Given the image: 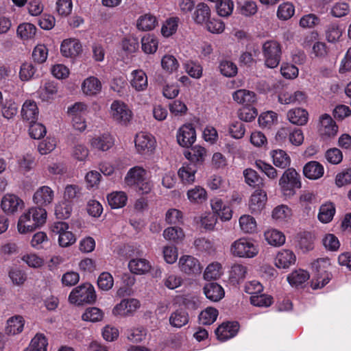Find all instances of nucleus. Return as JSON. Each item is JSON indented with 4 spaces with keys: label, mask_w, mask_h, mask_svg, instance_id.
<instances>
[{
    "label": "nucleus",
    "mask_w": 351,
    "mask_h": 351,
    "mask_svg": "<svg viewBox=\"0 0 351 351\" xmlns=\"http://www.w3.org/2000/svg\"><path fill=\"white\" fill-rule=\"evenodd\" d=\"M47 213L45 208L33 206L25 210L19 217L17 230L20 234L32 232L43 226L47 220Z\"/></svg>",
    "instance_id": "obj_1"
},
{
    "label": "nucleus",
    "mask_w": 351,
    "mask_h": 351,
    "mask_svg": "<svg viewBox=\"0 0 351 351\" xmlns=\"http://www.w3.org/2000/svg\"><path fill=\"white\" fill-rule=\"evenodd\" d=\"M124 183L130 187H134L141 194L150 193L153 188L152 182L147 178V172L141 166L130 168L124 178Z\"/></svg>",
    "instance_id": "obj_2"
},
{
    "label": "nucleus",
    "mask_w": 351,
    "mask_h": 351,
    "mask_svg": "<svg viewBox=\"0 0 351 351\" xmlns=\"http://www.w3.org/2000/svg\"><path fill=\"white\" fill-rule=\"evenodd\" d=\"M230 251L234 256L251 258L258 254L259 249L253 240L243 237L232 243Z\"/></svg>",
    "instance_id": "obj_3"
},
{
    "label": "nucleus",
    "mask_w": 351,
    "mask_h": 351,
    "mask_svg": "<svg viewBox=\"0 0 351 351\" xmlns=\"http://www.w3.org/2000/svg\"><path fill=\"white\" fill-rule=\"evenodd\" d=\"M94 287L90 283H84L72 290L69 296L71 303L81 305L84 303H93L96 300Z\"/></svg>",
    "instance_id": "obj_4"
},
{
    "label": "nucleus",
    "mask_w": 351,
    "mask_h": 351,
    "mask_svg": "<svg viewBox=\"0 0 351 351\" xmlns=\"http://www.w3.org/2000/svg\"><path fill=\"white\" fill-rule=\"evenodd\" d=\"M262 52L267 67L274 69L278 66L282 55V47L278 42L274 40L265 41L262 46Z\"/></svg>",
    "instance_id": "obj_5"
},
{
    "label": "nucleus",
    "mask_w": 351,
    "mask_h": 351,
    "mask_svg": "<svg viewBox=\"0 0 351 351\" xmlns=\"http://www.w3.org/2000/svg\"><path fill=\"white\" fill-rule=\"evenodd\" d=\"M109 114L113 121L121 125H127L133 117L132 110L121 100H114L112 102Z\"/></svg>",
    "instance_id": "obj_6"
},
{
    "label": "nucleus",
    "mask_w": 351,
    "mask_h": 351,
    "mask_svg": "<svg viewBox=\"0 0 351 351\" xmlns=\"http://www.w3.org/2000/svg\"><path fill=\"white\" fill-rule=\"evenodd\" d=\"M280 189L285 196L291 197L295 194V189L300 188V176L293 168L287 169L279 180Z\"/></svg>",
    "instance_id": "obj_7"
},
{
    "label": "nucleus",
    "mask_w": 351,
    "mask_h": 351,
    "mask_svg": "<svg viewBox=\"0 0 351 351\" xmlns=\"http://www.w3.org/2000/svg\"><path fill=\"white\" fill-rule=\"evenodd\" d=\"M51 230L53 234L58 235V244L62 247H67L76 241V237L69 230V226L66 222H54L51 225Z\"/></svg>",
    "instance_id": "obj_8"
},
{
    "label": "nucleus",
    "mask_w": 351,
    "mask_h": 351,
    "mask_svg": "<svg viewBox=\"0 0 351 351\" xmlns=\"http://www.w3.org/2000/svg\"><path fill=\"white\" fill-rule=\"evenodd\" d=\"M24 207V201L14 194L7 193L3 195L1 201V208L7 215H14Z\"/></svg>",
    "instance_id": "obj_9"
},
{
    "label": "nucleus",
    "mask_w": 351,
    "mask_h": 351,
    "mask_svg": "<svg viewBox=\"0 0 351 351\" xmlns=\"http://www.w3.org/2000/svg\"><path fill=\"white\" fill-rule=\"evenodd\" d=\"M318 132L324 139L333 138L338 132V126L331 116L325 113L319 118Z\"/></svg>",
    "instance_id": "obj_10"
},
{
    "label": "nucleus",
    "mask_w": 351,
    "mask_h": 351,
    "mask_svg": "<svg viewBox=\"0 0 351 351\" xmlns=\"http://www.w3.org/2000/svg\"><path fill=\"white\" fill-rule=\"evenodd\" d=\"M135 147L138 154H152L155 149L156 140L149 133L141 132L136 134L134 139Z\"/></svg>",
    "instance_id": "obj_11"
},
{
    "label": "nucleus",
    "mask_w": 351,
    "mask_h": 351,
    "mask_svg": "<svg viewBox=\"0 0 351 351\" xmlns=\"http://www.w3.org/2000/svg\"><path fill=\"white\" fill-rule=\"evenodd\" d=\"M178 267L182 273L195 276L201 273L202 267L199 260L191 255H182L179 258Z\"/></svg>",
    "instance_id": "obj_12"
},
{
    "label": "nucleus",
    "mask_w": 351,
    "mask_h": 351,
    "mask_svg": "<svg viewBox=\"0 0 351 351\" xmlns=\"http://www.w3.org/2000/svg\"><path fill=\"white\" fill-rule=\"evenodd\" d=\"M60 50L64 58L75 59L82 53V45L77 38H66L62 41Z\"/></svg>",
    "instance_id": "obj_13"
},
{
    "label": "nucleus",
    "mask_w": 351,
    "mask_h": 351,
    "mask_svg": "<svg viewBox=\"0 0 351 351\" xmlns=\"http://www.w3.org/2000/svg\"><path fill=\"white\" fill-rule=\"evenodd\" d=\"M140 307V302L135 298L123 299L116 304L112 309V314L122 317H130L133 315L136 311Z\"/></svg>",
    "instance_id": "obj_14"
},
{
    "label": "nucleus",
    "mask_w": 351,
    "mask_h": 351,
    "mask_svg": "<svg viewBox=\"0 0 351 351\" xmlns=\"http://www.w3.org/2000/svg\"><path fill=\"white\" fill-rule=\"evenodd\" d=\"M89 143L90 147L93 149L107 152L113 147L114 139L110 134L106 132L95 135L89 141Z\"/></svg>",
    "instance_id": "obj_15"
},
{
    "label": "nucleus",
    "mask_w": 351,
    "mask_h": 351,
    "mask_svg": "<svg viewBox=\"0 0 351 351\" xmlns=\"http://www.w3.org/2000/svg\"><path fill=\"white\" fill-rule=\"evenodd\" d=\"M195 140V130L191 124H185L180 128L177 133V141L182 147H189Z\"/></svg>",
    "instance_id": "obj_16"
},
{
    "label": "nucleus",
    "mask_w": 351,
    "mask_h": 351,
    "mask_svg": "<svg viewBox=\"0 0 351 351\" xmlns=\"http://www.w3.org/2000/svg\"><path fill=\"white\" fill-rule=\"evenodd\" d=\"M210 206L214 215H217L221 221H229L232 217V211L221 199L214 197L210 199Z\"/></svg>",
    "instance_id": "obj_17"
},
{
    "label": "nucleus",
    "mask_w": 351,
    "mask_h": 351,
    "mask_svg": "<svg viewBox=\"0 0 351 351\" xmlns=\"http://www.w3.org/2000/svg\"><path fill=\"white\" fill-rule=\"evenodd\" d=\"M239 328L237 322H228L220 325L215 330V334L219 340L225 341L236 336Z\"/></svg>",
    "instance_id": "obj_18"
},
{
    "label": "nucleus",
    "mask_w": 351,
    "mask_h": 351,
    "mask_svg": "<svg viewBox=\"0 0 351 351\" xmlns=\"http://www.w3.org/2000/svg\"><path fill=\"white\" fill-rule=\"evenodd\" d=\"M54 199V192L48 186L39 187L33 195L34 202L39 207L50 204Z\"/></svg>",
    "instance_id": "obj_19"
},
{
    "label": "nucleus",
    "mask_w": 351,
    "mask_h": 351,
    "mask_svg": "<svg viewBox=\"0 0 351 351\" xmlns=\"http://www.w3.org/2000/svg\"><path fill=\"white\" fill-rule=\"evenodd\" d=\"M267 193L261 189L255 190L252 194L249 202V208L252 213L258 214L265 208L267 202Z\"/></svg>",
    "instance_id": "obj_20"
},
{
    "label": "nucleus",
    "mask_w": 351,
    "mask_h": 351,
    "mask_svg": "<svg viewBox=\"0 0 351 351\" xmlns=\"http://www.w3.org/2000/svg\"><path fill=\"white\" fill-rule=\"evenodd\" d=\"M130 84L136 91H145L148 86L146 73L142 69L132 71L130 73Z\"/></svg>",
    "instance_id": "obj_21"
},
{
    "label": "nucleus",
    "mask_w": 351,
    "mask_h": 351,
    "mask_svg": "<svg viewBox=\"0 0 351 351\" xmlns=\"http://www.w3.org/2000/svg\"><path fill=\"white\" fill-rule=\"evenodd\" d=\"M295 262L296 256L290 250H281L275 258V265L279 269H287L295 265Z\"/></svg>",
    "instance_id": "obj_22"
},
{
    "label": "nucleus",
    "mask_w": 351,
    "mask_h": 351,
    "mask_svg": "<svg viewBox=\"0 0 351 351\" xmlns=\"http://www.w3.org/2000/svg\"><path fill=\"white\" fill-rule=\"evenodd\" d=\"M101 83L94 76L86 78L82 83V90L84 94L88 96L96 95L101 90Z\"/></svg>",
    "instance_id": "obj_23"
},
{
    "label": "nucleus",
    "mask_w": 351,
    "mask_h": 351,
    "mask_svg": "<svg viewBox=\"0 0 351 351\" xmlns=\"http://www.w3.org/2000/svg\"><path fill=\"white\" fill-rule=\"evenodd\" d=\"M232 98L237 104L250 106L256 101V94L251 90L239 89L232 93Z\"/></svg>",
    "instance_id": "obj_24"
},
{
    "label": "nucleus",
    "mask_w": 351,
    "mask_h": 351,
    "mask_svg": "<svg viewBox=\"0 0 351 351\" xmlns=\"http://www.w3.org/2000/svg\"><path fill=\"white\" fill-rule=\"evenodd\" d=\"M197 169V167L194 163H184L178 170V176L182 183L185 184L193 183Z\"/></svg>",
    "instance_id": "obj_25"
},
{
    "label": "nucleus",
    "mask_w": 351,
    "mask_h": 351,
    "mask_svg": "<svg viewBox=\"0 0 351 351\" xmlns=\"http://www.w3.org/2000/svg\"><path fill=\"white\" fill-rule=\"evenodd\" d=\"M204 293L206 297L213 302L221 300L225 295L223 288L217 282H210L204 287Z\"/></svg>",
    "instance_id": "obj_26"
},
{
    "label": "nucleus",
    "mask_w": 351,
    "mask_h": 351,
    "mask_svg": "<svg viewBox=\"0 0 351 351\" xmlns=\"http://www.w3.org/2000/svg\"><path fill=\"white\" fill-rule=\"evenodd\" d=\"M128 268L133 274L143 275L150 271L152 265L145 258H133L129 261Z\"/></svg>",
    "instance_id": "obj_27"
},
{
    "label": "nucleus",
    "mask_w": 351,
    "mask_h": 351,
    "mask_svg": "<svg viewBox=\"0 0 351 351\" xmlns=\"http://www.w3.org/2000/svg\"><path fill=\"white\" fill-rule=\"evenodd\" d=\"M304 175L311 180H317L323 176L324 169L322 165L317 161H310L303 169Z\"/></svg>",
    "instance_id": "obj_28"
},
{
    "label": "nucleus",
    "mask_w": 351,
    "mask_h": 351,
    "mask_svg": "<svg viewBox=\"0 0 351 351\" xmlns=\"http://www.w3.org/2000/svg\"><path fill=\"white\" fill-rule=\"evenodd\" d=\"M186 196L189 201L196 205L202 204L206 202L208 195L206 189L201 186H195L187 191Z\"/></svg>",
    "instance_id": "obj_29"
},
{
    "label": "nucleus",
    "mask_w": 351,
    "mask_h": 351,
    "mask_svg": "<svg viewBox=\"0 0 351 351\" xmlns=\"http://www.w3.org/2000/svg\"><path fill=\"white\" fill-rule=\"evenodd\" d=\"M21 116L23 119L33 123L37 120L38 108L35 101L27 100L24 102L21 108Z\"/></svg>",
    "instance_id": "obj_30"
},
{
    "label": "nucleus",
    "mask_w": 351,
    "mask_h": 351,
    "mask_svg": "<svg viewBox=\"0 0 351 351\" xmlns=\"http://www.w3.org/2000/svg\"><path fill=\"white\" fill-rule=\"evenodd\" d=\"M264 238L267 243L272 246L279 247L285 243V236L281 231L269 228L264 232Z\"/></svg>",
    "instance_id": "obj_31"
},
{
    "label": "nucleus",
    "mask_w": 351,
    "mask_h": 351,
    "mask_svg": "<svg viewBox=\"0 0 351 351\" xmlns=\"http://www.w3.org/2000/svg\"><path fill=\"white\" fill-rule=\"evenodd\" d=\"M287 118L293 124L303 125L308 121V113L303 108H293L288 111Z\"/></svg>",
    "instance_id": "obj_32"
},
{
    "label": "nucleus",
    "mask_w": 351,
    "mask_h": 351,
    "mask_svg": "<svg viewBox=\"0 0 351 351\" xmlns=\"http://www.w3.org/2000/svg\"><path fill=\"white\" fill-rule=\"evenodd\" d=\"M292 210L287 205L281 204L275 207L271 213L272 219L278 223L287 222L291 219Z\"/></svg>",
    "instance_id": "obj_33"
},
{
    "label": "nucleus",
    "mask_w": 351,
    "mask_h": 351,
    "mask_svg": "<svg viewBox=\"0 0 351 351\" xmlns=\"http://www.w3.org/2000/svg\"><path fill=\"white\" fill-rule=\"evenodd\" d=\"M310 275L306 270L298 269L293 271L287 276V281L293 287L302 285L309 279Z\"/></svg>",
    "instance_id": "obj_34"
},
{
    "label": "nucleus",
    "mask_w": 351,
    "mask_h": 351,
    "mask_svg": "<svg viewBox=\"0 0 351 351\" xmlns=\"http://www.w3.org/2000/svg\"><path fill=\"white\" fill-rule=\"evenodd\" d=\"M36 34V27L30 23L20 24L16 29L17 36L23 41L31 40L34 38Z\"/></svg>",
    "instance_id": "obj_35"
},
{
    "label": "nucleus",
    "mask_w": 351,
    "mask_h": 351,
    "mask_svg": "<svg viewBox=\"0 0 351 351\" xmlns=\"http://www.w3.org/2000/svg\"><path fill=\"white\" fill-rule=\"evenodd\" d=\"M270 155L274 165L278 168L285 169L291 164L289 156L282 149L273 150L271 152Z\"/></svg>",
    "instance_id": "obj_36"
},
{
    "label": "nucleus",
    "mask_w": 351,
    "mask_h": 351,
    "mask_svg": "<svg viewBox=\"0 0 351 351\" xmlns=\"http://www.w3.org/2000/svg\"><path fill=\"white\" fill-rule=\"evenodd\" d=\"M108 204L112 208H123L126 205L128 196L123 191H114L107 196Z\"/></svg>",
    "instance_id": "obj_37"
},
{
    "label": "nucleus",
    "mask_w": 351,
    "mask_h": 351,
    "mask_svg": "<svg viewBox=\"0 0 351 351\" xmlns=\"http://www.w3.org/2000/svg\"><path fill=\"white\" fill-rule=\"evenodd\" d=\"M210 16V10L204 3H199L193 14V19L198 24H204L209 21Z\"/></svg>",
    "instance_id": "obj_38"
},
{
    "label": "nucleus",
    "mask_w": 351,
    "mask_h": 351,
    "mask_svg": "<svg viewBox=\"0 0 351 351\" xmlns=\"http://www.w3.org/2000/svg\"><path fill=\"white\" fill-rule=\"evenodd\" d=\"M223 274V268L221 263L213 262L205 269L204 278L206 280H217Z\"/></svg>",
    "instance_id": "obj_39"
},
{
    "label": "nucleus",
    "mask_w": 351,
    "mask_h": 351,
    "mask_svg": "<svg viewBox=\"0 0 351 351\" xmlns=\"http://www.w3.org/2000/svg\"><path fill=\"white\" fill-rule=\"evenodd\" d=\"M25 320L21 315H15L7 321L5 331L8 334L16 335L22 332Z\"/></svg>",
    "instance_id": "obj_40"
},
{
    "label": "nucleus",
    "mask_w": 351,
    "mask_h": 351,
    "mask_svg": "<svg viewBox=\"0 0 351 351\" xmlns=\"http://www.w3.org/2000/svg\"><path fill=\"white\" fill-rule=\"evenodd\" d=\"M189 322L188 313L182 309L173 312L169 317V324L175 328H181Z\"/></svg>",
    "instance_id": "obj_41"
},
{
    "label": "nucleus",
    "mask_w": 351,
    "mask_h": 351,
    "mask_svg": "<svg viewBox=\"0 0 351 351\" xmlns=\"http://www.w3.org/2000/svg\"><path fill=\"white\" fill-rule=\"evenodd\" d=\"M142 50L146 54H154L158 49V40L154 36L147 34L141 39Z\"/></svg>",
    "instance_id": "obj_42"
},
{
    "label": "nucleus",
    "mask_w": 351,
    "mask_h": 351,
    "mask_svg": "<svg viewBox=\"0 0 351 351\" xmlns=\"http://www.w3.org/2000/svg\"><path fill=\"white\" fill-rule=\"evenodd\" d=\"M239 226L244 233H254L256 230L257 223L256 219L250 215H243L240 217Z\"/></svg>",
    "instance_id": "obj_43"
},
{
    "label": "nucleus",
    "mask_w": 351,
    "mask_h": 351,
    "mask_svg": "<svg viewBox=\"0 0 351 351\" xmlns=\"http://www.w3.org/2000/svg\"><path fill=\"white\" fill-rule=\"evenodd\" d=\"M247 267L241 264H234L230 271V280L235 285L239 284L246 276Z\"/></svg>",
    "instance_id": "obj_44"
},
{
    "label": "nucleus",
    "mask_w": 351,
    "mask_h": 351,
    "mask_svg": "<svg viewBox=\"0 0 351 351\" xmlns=\"http://www.w3.org/2000/svg\"><path fill=\"white\" fill-rule=\"evenodd\" d=\"M335 214V206L330 202L322 204L319 208L318 219L322 223H327L332 219Z\"/></svg>",
    "instance_id": "obj_45"
},
{
    "label": "nucleus",
    "mask_w": 351,
    "mask_h": 351,
    "mask_svg": "<svg viewBox=\"0 0 351 351\" xmlns=\"http://www.w3.org/2000/svg\"><path fill=\"white\" fill-rule=\"evenodd\" d=\"M47 339L43 334H37L31 341L27 348L24 351H47Z\"/></svg>",
    "instance_id": "obj_46"
},
{
    "label": "nucleus",
    "mask_w": 351,
    "mask_h": 351,
    "mask_svg": "<svg viewBox=\"0 0 351 351\" xmlns=\"http://www.w3.org/2000/svg\"><path fill=\"white\" fill-rule=\"evenodd\" d=\"M161 66L166 73H173L178 71L180 64L174 56L166 54L161 59Z\"/></svg>",
    "instance_id": "obj_47"
},
{
    "label": "nucleus",
    "mask_w": 351,
    "mask_h": 351,
    "mask_svg": "<svg viewBox=\"0 0 351 351\" xmlns=\"http://www.w3.org/2000/svg\"><path fill=\"white\" fill-rule=\"evenodd\" d=\"M184 236L183 230L176 226L169 227L163 232V237L166 240L175 243L182 241Z\"/></svg>",
    "instance_id": "obj_48"
},
{
    "label": "nucleus",
    "mask_w": 351,
    "mask_h": 351,
    "mask_svg": "<svg viewBox=\"0 0 351 351\" xmlns=\"http://www.w3.org/2000/svg\"><path fill=\"white\" fill-rule=\"evenodd\" d=\"M206 156V150L204 147L195 145L193 147L191 150L185 154V156L191 162H202Z\"/></svg>",
    "instance_id": "obj_49"
},
{
    "label": "nucleus",
    "mask_w": 351,
    "mask_h": 351,
    "mask_svg": "<svg viewBox=\"0 0 351 351\" xmlns=\"http://www.w3.org/2000/svg\"><path fill=\"white\" fill-rule=\"evenodd\" d=\"M18 104L12 99H6L1 106V114L7 119L13 118L18 112Z\"/></svg>",
    "instance_id": "obj_50"
},
{
    "label": "nucleus",
    "mask_w": 351,
    "mask_h": 351,
    "mask_svg": "<svg viewBox=\"0 0 351 351\" xmlns=\"http://www.w3.org/2000/svg\"><path fill=\"white\" fill-rule=\"evenodd\" d=\"M17 163L21 171H29L35 166V157L30 153H26L18 157Z\"/></svg>",
    "instance_id": "obj_51"
},
{
    "label": "nucleus",
    "mask_w": 351,
    "mask_h": 351,
    "mask_svg": "<svg viewBox=\"0 0 351 351\" xmlns=\"http://www.w3.org/2000/svg\"><path fill=\"white\" fill-rule=\"evenodd\" d=\"M218 314V311L215 308L207 307L199 314V322L204 325H210L215 322Z\"/></svg>",
    "instance_id": "obj_52"
},
{
    "label": "nucleus",
    "mask_w": 351,
    "mask_h": 351,
    "mask_svg": "<svg viewBox=\"0 0 351 351\" xmlns=\"http://www.w3.org/2000/svg\"><path fill=\"white\" fill-rule=\"evenodd\" d=\"M258 121L261 127L270 128L278 123V114L273 111H267L259 116Z\"/></svg>",
    "instance_id": "obj_53"
},
{
    "label": "nucleus",
    "mask_w": 351,
    "mask_h": 351,
    "mask_svg": "<svg viewBox=\"0 0 351 351\" xmlns=\"http://www.w3.org/2000/svg\"><path fill=\"white\" fill-rule=\"evenodd\" d=\"M156 24V19L151 14L141 16L136 22V27L142 31H149L154 29Z\"/></svg>",
    "instance_id": "obj_54"
},
{
    "label": "nucleus",
    "mask_w": 351,
    "mask_h": 351,
    "mask_svg": "<svg viewBox=\"0 0 351 351\" xmlns=\"http://www.w3.org/2000/svg\"><path fill=\"white\" fill-rule=\"evenodd\" d=\"M56 93V86L54 82H46L38 90V96L43 101H48L53 98Z\"/></svg>",
    "instance_id": "obj_55"
},
{
    "label": "nucleus",
    "mask_w": 351,
    "mask_h": 351,
    "mask_svg": "<svg viewBox=\"0 0 351 351\" xmlns=\"http://www.w3.org/2000/svg\"><path fill=\"white\" fill-rule=\"evenodd\" d=\"M72 212V204L71 202L63 200L55 206V215L58 219H67Z\"/></svg>",
    "instance_id": "obj_56"
},
{
    "label": "nucleus",
    "mask_w": 351,
    "mask_h": 351,
    "mask_svg": "<svg viewBox=\"0 0 351 351\" xmlns=\"http://www.w3.org/2000/svg\"><path fill=\"white\" fill-rule=\"evenodd\" d=\"M238 9L240 14L245 16H253L258 11L256 3L252 0H245L243 2H239L238 3Z\"/></svg>",
    "instance_id": "obj_57"
},
{
    "label": "nucleus",
    "mask_w": 351,
    "mask_h": 351,
    "mask_svg": "<svg viewBox=\"0 0 351 351\" xmlns=\"http://www.w3.org/2000/svg\"><path fill=\"white\" fill-rule=\"evenodd\" d=\"M104 313L102 311L97 307H89L82 314V318L84 321L96 322L102 319Z\"/></svg>",
    "instance_id": "obj_58"
},
{
    "label": "nucleus",
    "mask_w": 351,
    "mask_h": 351,
    "mask_svg": "<svg viewBox=\"0 0 351 351\" xmlns=\"http://www.w3.org/2000/svg\"><path fill=\"white\" fill-rule=\"evenodd\" d=\"M343 30L341 27L336 23L330 24L326 30V38L329 43H336L339 41L342 36Z\"/></svg>",
    "instance_id": "obj_59"
},
{
    "label": "nucleus",
    "mask_w": 351,
    "mask_h": 351,
    "mask_svg": "<svg viewBox=\"0 0 351 351\" xmlns=\"http://www.w3.org/2000/svg\"><path fill=\"white\" fill-rule=\"evenodd\" d=\"M164 285L169 289H175L180 287L183 279L180 275L176 274H167L162 280Z\"/></svg>",
    "instance_id": "obj_60"
},
{
    "label": "nucleus",
    "mask_w": 351,
    "mask_h": 351,
    "mask_svg": "<svg viewBox=\"0 0 351 351\" xmlns=\"http://www.w3.org/2000/svg\"><path fill=\"white\" fill-rule=\"evenodd\" d=\"M295 13V8L291 3H283L278 6L277 16L281 20L289 19Z\"/></svg>",
    "instance_id": "obj_61"
},
{
    "label": "nucleus",
    "mask_w": 351,
    "mask_h": 351,
    "mask_svg": "<svg viewBox=\"0 0 351 351\" xmlns=\"http://www.w3.org/2000/svg\"><path fill=\"white\" fill-rule=\"evenodd\" d=\"M324 247L331 252L337 251L340 247L339 239L333 234H326L322 239Z\"/></svg>",
    "instance_id": "obj_62"
},
{
    "label": "nucleus",
    "mask_w": 351,
    "mask_h": 351,
    "mask_svg": "<svg viewBox=\"0 0 351 351\" xmlns=\"http://www.w3.org/2000/svg\"><path fill=\"white\" fill-rule=\"evenodd\" d=\"M114 285L112 276L108 272H102L98 277V287L103 291H108L112 289Z\"/></svg>",
    "instance_id": "obj_63"
},
{
    "label": "nucleus",
    "mask_w": 351,
    "mask_h": 351,
    "mask_svg": "<svg viewBox=\"0 0 351 351\" xmlns=\"http://www.w3.org/2000/svg\"><path fill=\"white\" fill-rule=\"evenodd\" d=\"M234 9V3L231 0H221L216 5L217 14L223 17L230 16Z\"/></svg>",
    "instance_id": "obj_64"
}]
</instances>
